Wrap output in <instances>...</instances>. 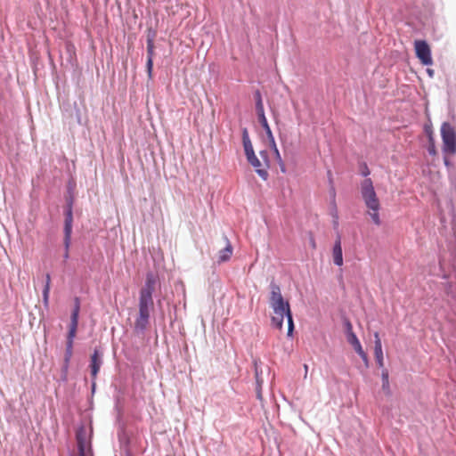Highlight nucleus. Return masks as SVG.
<instances>
[{
    "instance_id": "nucleus-1",
    "label": "nucleus",
    "mask_w": 456,
    "mask_h": 456,
    "mask_svg": "<svg viewBox=\"0 0 456 456\" xmlns=\"http://www.w3.org/2000/svg\"><path fill=\"white\" fill-rule=\"evenodd\" d=\"M361 195L366 207L373 211L370 214L371 220L375 224L379 225L381 223L379 215L380 205L370 178L364 179L361 183Z\"/></svg>"
},
{
    "instance_id": "nucleus-2",
    "label": "nucleus",
    "mask_w": 456,
    "mask_h": 456,
    "mask_svg": "<svg viewBox=\"0 0 456 456\" xmlns=\"http://www.w3.org/2000/svg\"><path fill=\"white\" fill-rule=\"evenodd\" d=\"M270 306L274 314H281L287 315L291 312L290 305L288 300H285L281 295V287L273 280L270 282Z\"/></svg>"
},
{
    "instance_id": "nucleus-3",
    "label": "nucleus",
    "mask_w": 456,
    "mask_h": 456,
    "mask_svg": "<svg viewBox=\"0 0 456 456\" xmlns=\"http://www.w3.org/2000/svg\"><path fill=\"white\" fill-rule=\"evenodd\" d=\"M80 312V299L76 297L74 298V305L70 314V322L69 325V330L66 336V346L64 353H71L73 354V344L74 339L76 338L77 326H78V318Z\"/></svg>"
},
{
    "instance_id": "nucleus-4",
    "label": "nucleus",
    "mask_w": 456,
    "mask_h": 456,
    "mask_svg": "<svg viewBox=\"0 0 456 456\" xmlns=\"http://www.w3.org/2000/svg\"><path fill=\"white\" fill-rule=\"evenodd\" d=\"M153 301L139 299V314L134 322V331L143 334L150 321V310L153 307Z\"/></svg>"
},
{
    "instance_id": "nucleus-5",
    "label": "nucleus",
    "mask_w": 456,
    "mask_h": 456,
    "mask_svg": "<svg viewBox=\"0 0 456 456\" xmlns=\"http://www.w3.org/2000/svg\"><path fill=\"white\" fill-rule=\"evenodd\" d=\"M443 152L445 154L456 153V131L449 122H444L441 126Z\"/></svg>"
},
{
    "instance_id": "nucleus-6",
    "label": "nucleus",
    "mask_w": 456,
    "mask_h": 456,
    "mask_svg": "<svg viewBox=\"0 0 456 456\" xmlns=\"http://www.w3.org/2000/svg\"><path fill=\"white\" fill-rule=\"evenodd\" d=\"M414 49L416 57L422 65L430 66L433 64L431 49L426 40H416L414 42Z\"/></svg>"
},
{
    "instance_id": "nucleus-7",
    "label": "nucleus",
    "mask_w": 456,
    "mask_h": 456,
    "mask_svg": "<svg viewBox=\"0 0 456 456\" xmlns=\"http://www.w3.org/2000/svg\"><path fill=\"white\" fill-rule=\"evenodd\" d=\"M74 185L69 182L65 194L64 224H73Z\"/></svg>"
},
{
    "instance_id": "nucleus-8",
    "label": "nucleus",
    "mask_w": 456,
    "mask_h": 456,
    "mask_svg": "<svg viewBox=\"0 0 456 456\" xmlns=\"http://www.w3.org/2000/svg\"><path fill=\"white\" fill-rule=\"evenodd\" d=\"M103 363V352L101 351L98 347L94 349V352L90 357V374L93 379H97V375L100 371V369Z\"/></svg>"
},
{
    "instance_id": "nucleus-9",
    "label": "nucleus",
    "mask_w": 456,
    "mask_h": 456,
    "mask_svg": "<svg viewBox=\"0 0 456 456\" xmlns=\"http://www.w3.org/2000/svg\"><path fill=\"white\" fill-rule=\"evenodd\" d=\"M72 224H64L63 226V259L67 261L69 258V248L71 244Z\"/></svg>"
},
{
    "instance_id": "nucleus-10",
    "label": "nucleus",
    "mask_w": 456,
    "mask_h": 456,
    "mask_svg": "<svg viewBox=\"0 0 456 456\" xmlns=\"http://www.w3.org/2000/svg\"><path fill=\"white\" fill-rule=\"evenodd\" d=\"M248 162L255 168L256 173L258 176L266 181L269 177V174L266 168H262V164L256 154L247 158Z\"/></svg>"
},
{
    "instance_id": "nucleus-11",
    "label": "nucleus",
    "mask_w": 456,
    "mask_h": 456,
    "mask_svg": "<svg viewBox=\"0 0 456 456\" xmlns=\"http://www.w3.org/2000/svg\"><path fill=\"white\" fill-rule=\"evenodd\" d=\"M333 255V262L337 266H341L343 265V252L341 246V236L339 233L337 235V239L334 242L332 248Z\"/></svg>"
},
{
    "instance_id": "nucleus-12",
    "label": "nucleus",
    "mask_w": 456,
    "mask_h": 456,
    "mask_svg": "<svg viewBox=\"0 0 456 456\" xmlns=\"http://www.w3.org/2000/svg\"><path fill=\"white\" fill-rule=\"evenodd\" d=\"M374 355L376 359V362L379 368L384 367V358H383V351H382V344L378 332L374 334Z\"/></svg>"
},
{
    "instance_id": "nucleus-13",
    "label": "nucleus",
    "mask_w": 456,
    "mask_h": 456,
    "mask_svg": "<svg viewBox=\"0 0 456 456\" xmlns=\"http://www.w3.org/2000/svg\"><path fill=\"white\" fill-rule=\"evenodd\" d=\"M241 136H242V144L245 151L246 158L254 155L255 151L253 149V145L251 140L249 138L248 131L247 127H243L241 129Z\"/></svg>"
},
{
    "instance_id": "nucleus-14",
    "label": "nucleus",
    "mask_w": 456,
    "mask_h": 456,
    "mask_svg": "<svg viewBox=\"0 0 456 456\" xmlns=\"http://www.w3.org/2000/svg\"><path fill=\"white\" fill-rule=\"evenodd\" d=\"M154 48V44H147L146 71L149 79H151L152 77Z\"/></svg>"
},
{
    "instance_id": "nucleus-15",
    "label": "nucleus",
    "mask_w": 456,
    "mask_h": 456,
    "mask_svg": "<svg viewBox=\"0 0 456 456\" xmlns=\"http://www.w3.org/2000/svg\"><path fill=\"white\" fill-rule=\"evenodd\" d=\"M354 349V351L358 354V355L362 358V362L366 368H369V358L367 354L364 352L360 340L358 338L348 342Z\"/></svg>"
},
{
    "instance_id": "nucleus-16",
    "label": "nucleus",
    "mask_w": 456,
    "mask_h": 456,
    "mask_svg": "<svg viewBox=\"0 0 456 456\" xmlns=\"http://www.w3.org/2000/svg\"><path fill=\"white\" fill-rule=\"evenodd\" d=\"M84 428L80 427L79 429L76 433V439L77 444V451L79 456H86L85 452L86 449V440L84 435Z\"/></svg>"
},
{
    "instance_id": "nucleus-17",
    "label": "nucleus",
    "mask_w": 456,
    "mask_h": 456,
    "mask_svg": "<svg viewBox=\"0 0 456 456\" xmlns=\"http://www.w3.org/2000/svg\"><path fill=\"white\" fill-rule=\"evenodd\" d=\"M224 238L227 241V244L223 249H221L219 251V254H218V262L219 263L228 261L232 255V250H233L231 242L229 241V240L227 239V237L224 236Z\"/></svg>"
},
{
    "instance_id": "nucleus-18",
    "label": "nucleus",
    "mask_w": 456,
    "mask_h": 456,
    "mask_svg": "<svg viewBox=\"0 0 456 456\" xmlns=\"http://www.w3.org/2000/svg\"><path fill=\"white\" fill-rule=\"evenodd\" d=\"M51 289V274H45V282L42 290L43 304L45 308L49 306V294Z\"/></svg>"
},
{
    "instance_id": "nucleus-19",
    "label": "nucleus",
    "mask_w": 456,
    "mask_h": 456,
    "mask_svg": "<svg viewBox=\"0 0 456 456\" xmlns=\"http://www.w3.org/2000/svg\"><path fill=\"white\" fill-rule=\"evenodd\" d=\"M154 291H155V288L144 283V285L142 287V289L139 291V299L153 301L152 295H153Z\"/></svg>"
},
{
    "instance_id": "nucleus-20",
    "label": "nucleus",
    "mask_w": 456,
    "mask_h": 456,
    "mask_svg": "<svg viewBox=\"0 0 456 456\" xmlns=\"http://www.w3.org/2000/svg\"><path fill=\"white\" fill-rule=\"evenodd\" d=\"M343 324L345 327V334H346L347 342L356 338L357 336L353 330V325H352L351 322L347 318H344Z\"/></svg>"
},
{
    "instance_id": "nucleus-21",
    "label": "nucleus",
    "mask_w": 456,
    "mask_h": 456,
    "mask_svg": "<svg viewBox=\"0 0 456 456\" xmlns=\"http://www.w3.org/2000/svg\"><path fill=\"white\" fill-rule=\"evenodd\" d=\"M382 389L386 395H390L391 390L389 386V373L387 369H383L381 372Z\"/></svg>"
},
{
    "instance_id": "nucleus-22",
    "label": "nucleus",
    "mask_w": 456,
    "mask_h": 456,
    "mask_svg": "<svg viewBox=\"0 0 456 456\" xmlns=\"http://www.w3.org/2000/svg\"><path fill=\"white\" fill-rule=\"evenodd\" d=\"M284 318L285 315L281 314H275V316H272L271 318L272 326L280 330H282Z\"/></svg>"
},
{
    "instance_id": "nucleus-23",
    "label": "nucleus",
    "mask_w": 456,
    "mask_h": 456,
    "mask_svg": "<svg viewBox=\"0 0 456 456\" xmlns=\"http://www.w3.org/2000/svg\"><path fill=\"white\" fill-rule=\"evenodd\" d=\"M285 318H286L287 323H288L287 337L293 338V334H294V330H295V324H294L292 312L287 314V315H285Z\"/></svg>"
},
{
    "instance_id": "nucleus-24",
    "label": "nucleus",
    "mask_w": 456,
    "mask_h": 456,
    "mask_svg": "<svg viewBox=\"0 0 456 456\" xmlns=\"http://www.w3.org/2000/svg\"><path fill=\"white\" fill-rule=\"evenodd\" d=\"M258 122L260 123V125L262 126L263 129L265 130L268 141L274 139V136L273 134L271 127H270V126L268 124L267 118H264L262 119H259Z\"/></svg>"
},
{
    "instance_id": "nucleus-25",
    "label": "nucleus",
    "mask_w": 456,
    "mask_h": 456,
    "mask_svg": "<svg viewBox=\"0 0 456 456\" xmlns=\"http://www.w3.org/2000/svg\"><path fill=\"white\" fill-rule=\"evenodd\" d=\"M158 280H159V278H158L157 274L153 273L152 272H148L145 276L144 283L155 288L156 284L158 282Z\"/></svg>"
},
{
    "instance_id": "nucleus-26",
    "label": "nucleus",
    "mask_w": 456,
    "mask_h": 456,
    "mask_svg": "<svg viewBox=\"0 0 456 456\" xmlns=\"http://www.w3.org/2000/svg\"><path fill=\"white\" fill-rule=\"evenodd\" d=\"M72 354H73L71 353H64L63 364L61 369V373H68Z\"/></svg>"
},
{
    "instance_id": "nucleus-27",
    "label": "nucleus",
    "mask_w": 456,
    "mask_h": 456,
    "mask_svg": "<svg viewBox=\"0 0 456 456\" xmlns=\"http://www.w3.org/2000/svg\"><path fill=\"white\" fill-rule=\"evenodd\" d=\"M427 151H428V154L431 155V156H435L436 154V144H435V139H434L433 134L431 133H430V134L428 136V143Z\"/></svg>"
},
{
    "instance_id": "nucleus-28",
    "label": "nucleus",
    "mask_w": 456,
    "mask_h": 456,
    "mask_svg": "<svg viewBox=\"0 0 456 456\" xmlns=\"http://www.w3.org/2000/svg\"><path fill=\"white\" fill-rule=\"evenodd\" d=\"M452 237H453V240H454V246H452V239H449L448 240V243H449V246H450V248L452 250H455L456 249V217L453 216L452 220Z\"/></svg>"
},
{
    "instance_id": "nucleus-29",
    "label": "nucleus",
    "mask_w": 456,
    "mask_h": 456,
    "mask_svg": "<svg viewBox=\"0 0 456 456\" xmlns=\"http://www.w3.org/2000/svg\"><path fill=\"white\" fill-rule=\"evenodd\" d=\"M359 170H360V175L362 176L365 177V179L369 178L368 176L370 175V170L366 162H361L359 164Z\"/></svg>"
},
{
    "instance_id": "nucleus-30",
    "label": "nucleus",
    "mask_w": 456,
    "mask_h": 456,
    "mask_svg": "<svg viewBox=\"0 0 456 456\" xmlns=\"http://www.w3.org/2000/svg\"><path fill=\"white\" fill-rule=\"evenodd\" d=\"M269 145H270V148L271 150L273 151L274 156H275V159L276 160H281V156L280 154V151L277 148V145H276V142H275V139H273V140H270L269 141Z\"/></svg>"
},
{
    "instance_id": "nucleus-31",
    "label": "nucleus",
    "mask_w": 456,
    "mask_h": 456,
    "mask_svg": "<svg viewBox=\"0 0 456 456\" xmlns=\"http://www.w3.org/2000/svg\"><path fill=\"white\" fill-rule=\"evenodd\" d=\"M146 32H147L146 44H154V40H155V37L157 35L156 30L153 29L152 28H149Z\"/></svg>"
},
{
    "instance_id": "nucleus-32",
    "label": "nucleus",
    "mask_w": 456,
    "mask_h": 456,
    "mask_svg": "<svg viewBox=\"0 0 456 456\" xmlns=\"http://www.w3.org/2000/svg\"><path fill=\"white\" fill-rule=\"evenodd\" d=\"M256 111L258 120L262 119L264 118H266L265 114V109H264L263 103L258 102V104H256Z\"/></svg>"
},
{
    "instance_id": "nucleus-33",
    "label": "nucleus",
    "mask_w": 456,
    "mask_h": 456,
    "mask_svg": "<svg viewBox=\"0 0 456 456\" xmlns=\"http://www.w3.org/2000/svg\"><path fill=\"white\" fill-rule=\"evenodd\" d=\"M330 215L331 216V217H337V216H338L336 201H330Z\"/></svg>"
},
{
    "instance_id": "nucleus-34",
    "label": "nucleus",
    "mask_w": 456,
    "mask_h": 456,
    "mask_svg": "<svg viewBox=\"0 0 456 456\" xmlns=\"http://www.w3.org/2000/svg\"><path fill=\"white\" fill-rule=\"evenodd\" d=\"M259 155H260L261 159H263L264 163L265 164V168L267 169L269 167V154H268V151L266 150L260 151Z\"/></svg>"
},
{
    "instance_id": "nucleus-35",
    "label": "nucleus",
    "mask_w": 456,
    "mask_h": 456,
    "mask_svg": "<svg viewBox=\"0 0 456 456\" xmlns=\"http://www.w3.org/2000/svg\"><path fill=\"white\" fill-rule=\"evenodd\" d=\"M329 195H330V201H336V189L335 185L331 184V186L329 187Z\"/></svg>"
},
{
    "instance_id": "nucleus-36",
    "label": "nucleus",
    "mask_w": 456,
    "mask_h": 456,
    "mask_svg": "<svg viewBox=\"0 0 456 456\" xmlns=\"http://www.w3.org/2000/svg\"><path fill=\"white\" fill-rule=\"evenodd\" d=\"M254 99H255L256 104H258V102L263 103L262 94H261L260 90L256 89L254 92Z\"/></svg>"
},
{
    "instance_id": "nucleus-37",
    "label": "nucleus",
    "mask_w": 456,
    "mask_h": 456,
    "mask_svg": "<svg viewBox=\"0 0 456 456\" xmlns=\"http://www.w3.org/2000/svg\"><path fill=\"white\" fill-rule=\"evenodd\" d=\"M256 398L262 400L261 383L256 379Z\"/></svg>"
},
{
    "instance_id": "nucleus-38",
    "label": "nucleus",
    "mask_w": 456,
    "mask_h": 456,
    "mask_svg": "<svg viewBox=\"0 0 456 456\" xmlns=\"http://www.w3.org/2000/svg\"><path fill=\"white\" fill-rule=\"evenodd\" d=\"M327 178H328L329 187L331 186V184H334L331 170L327 171Z\"/></svg>"
},
{
    "instance_id": "nucleus-39",
    "label": "nucleus",
    "mask_w": 456,
    "mask_h": 456,
    "mask_svg": "<svg viewBox=\"0 0 456 456\" xmlns=\"http://www.w3.org/2000/svg\"><path fill=\"white\" fill-rule=\"evenodd\" d=\"M277 163L279 164L281 172L285 174L287 172V169H286V167H285V164H284L282 159H281V160H277Z\"/></svg>"
},
{
    "instance_id": "nucleus-40",
    "label": "nucleus",
    "mask_w": 456,
    "mask_h": 456,
    "mask_svg": "<svg viewBox=\"0 0 456 456\" xmlns=\"http://www.w3.org/2000/svg\"><path fill=\"white\" fill-rule=\"evenodd\" d=\"M332 224L334 229L338 227V216H337V217H332Z\"/></svg>"
},
{
    "instance_id": "nucleus-41",
    "label": "nucleus",
    "mask_w": 456,
    "mask_h": 456,
    "mask_svg": "<svg viewBox=\"0 0 456 456\" xmlns=\"http://www.w3.org/2000/svg\"><path fill=\"white\" fill-rule=\"evenodd\" d=\"M444 164L446 167H450L452 166V162L447 157H444Z\"/></svg>"
},
{
    "instance_id": "nucleus-42",
    "label": "nucleus",
    "mask_w": 456,
    "mask_h": 456,
    "mask_svg": "<svg viewBox=\"0 0 456 456\" xmlns=\"http://www.w3.org/2000/svg\"><path fill=\"white\" fill-rule=\"evenodd\" d=\"M96 379H92V384H91V390H92V393L94 394L95 392V387H96V382H95Z\"/></svg>"
},
{
    "instance_id": "nucleus-43",
    "label": "nucleus",
    "mask_w": 456,
    "mask_h": 456,
    "mask_svg": "<svg viewBox=\"0 0 456 456\" xmlns=\"http://www.w3.org/2000/svg\"><path fill=\"white\" fill-rule=\"evenodd\" d=\"M61 379L63 382H66L68 380V373H61Z\"/></svg>"
},
{
    "instance_id": "nucleus-44",
    "label": "nucleus",
    "mask_w": 456,
    "mask_h": 456,
    "mask_svg": "<svg viewBox=\"0 0 456 456\" xmlns=\"http://www.w3.org/2000/svg\"><path fill=\"white\" fill-rule=\"evenodd\" d=\"M427 73L429 77H434V70L431 69H427Z\"/></svg>"
},
{
    "instance_id": "nucleus-45",
    "label": "nucleus",
    "mask_w": 456,
    "mask_h": 456,
    "mask_svg": "<svg viewBox=\"0 0 456 456\" xmlns=\"http://www.w3.org/2000/svg\"><path fill=\"white\" fill-rule=\"evenodd\" d=\"M310 244L314 248H315V240L313 237H311L310 239Z\"/></svg>"
},
{
    "instance_id": "nucleus-46",
    "label": "nucleus",
    "mask_w": 456,
    "mask_h": 456,
    "mask_svg": "<svg viewBox=\"0 0 456 456\" xmlns=\"http://www.w3.org/2000/svg\"><path fill=\"white\" fill-rule=\"evenodd\" d=\"M77 122L80 124L81 118H80L79 110H77Z\"/></svg>"
},
{
    "instance_id": "nucleus-47",
    "label": "nucleus",
    "mask_w": 456,
    "mask_h": 456,
    "mask_svg": "<svg viewBox=\"0 0 456 456\" xmlns=\"http://www.w3.org/2000/svg\"><path fill=\"white\" fill-rule=\"evenodd\" d=\"M426 133L428 134V137L429 136L430 133L433 134L431 129L426 127Z\"/></svg>"
}]
</instances>
